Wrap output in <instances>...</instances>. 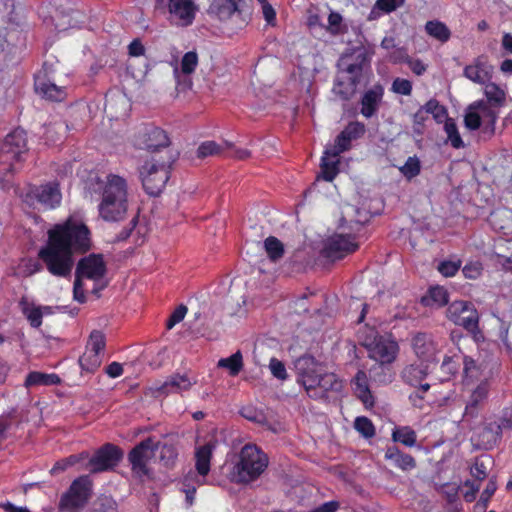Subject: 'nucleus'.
<instances>
[{
    "label": "nucleus",
    "mask_w": 512,
    "mask_h": 512,
    "mask_svg": "<svg viewBox=\"0 0 512 512\" xmlns=\"http://www.w3.org/2000/svg\"><path fill=\"white\" fill-rule=\"evenodd\" d=\"M171 21L180 26L190 25L196 15L197 6L193 0H169Z\"/></svg>",
    "instance_id": "aec40b11"
},
{
    "label": "nucleus",
    "mask_w": 512,
    "mask_h": 512,
    "mask_svg": "<svg viewBox=\"0 0 512 512\" xmlns=\"http://www.w3.org/2000/svg\"><path fill=\"white\" fill-rule=\"evenodd\" d=\"M481 271L482 267L478 262L468 263L462 269L464 276L468 279L478 278L481 275Z\"/></svg>",
    "instance_id": "774afa93"
},
{
    "label": "nucleus",
    "mask_w": 512,
    "mask_h": 512,
    "mask_svg": "<svg viewBox=\"0 0 512 512\" xmlns=\"http://www.w3.org/2000/svg\"><path fill=\"white\" fill-rule=\"evenodd\" d=\"M392 91L397 94L409 96L412 92V83L407 79L396 78L392 83Z\"/></svg>",
    "instance_id": "680f3d73"
},
{
    "label": "nucleus",
    "mask_w": 512,
    "mask_h": 512,
    "mask_svg": "<svg viewBox=\"0 0 512 512\" xmlns=\"http://www.w3.org/2000/svg\"><path fill=\"white\" fill-rule=\"evenodd\" d=\"M105 274L106 264L101 255L90 254L78 262L76 277L83 281L92 280L94 283L92 293L97 296L108 284Z\"/></svg>",
    "instance_id": "6e6552de"
},
{
    "label": "nucleus",
    "mask_w": 512,
    "mask_h": 512,
    "mask_svg": "<svg viewBox=\"0 0 512 512\" xmlns=\"http://www.w3.org/2000/svg\"><path fill=\"white\" fill-rule=\"evenodd\" d=\"M428 375V366L423 363H413L407 365L402 371L403 380L414 387L420 386L422 393L429 390L430 385L428 383L422 384V381Z\"/></svg>",
    "instance_id": "c85d7f7f"
},
{
    "label": "nucleus",
    "mask_w": 512,
    "mask_h": 512,
    "mask_svg": "<svg viewBox=\"0 0 512 512\" xmlns=\"http://www.w3.org/2000/svg\"><path fill=\"white\" fill-rule=\"evenodd\" d=\"M425 112L432 114L436 121H441L447 115V110L444 106L440 105L439 101L432 98L423 105Z\"/></svg>",
    "instance_id": "4d7b16f0"
},
{
    "label": "nucleus",
    "mask_w": 512,
    "mask_h": 512,
    "mask_svg": "<svg viewBox=\"0 0 512 512\" xmlns=\"http://www.w3.org/2000/svg\"><path fill=\"white\" fill-rule=\"evenodd\" d=\"M91 190L99 196L100 219L108 223L125 219L129 209V185L124 176L113 172L99 175L91 183Z\"/></svg>",
    "instance_id": "f03ea898"
},
{
    "label": "nucleus",
    "mask_w": 512,
    "mask_h": 512,
    "mask_svg": "<svg viewBox=\"0 0 512 512\" xmlns=\"http://www.w3.org/2000/svg\"><path fill=\"white\" fill-rule=\"evenodd\" d=\"M460 266V261H442L438 265V271L445 277H452L459 271Z\"/></svg>",
    "instance_id": "0e129e2a"
},
{
    "label": "nucleus",
    "mask_w": 512,
    "mask_h": 512,
    "mask_svg": "<svg viewBox=\"0 0 512 512\" xmlns=\"http://www.w3.org/2000/svg\"><path fill=\"white\" fill-rule=\"evenodd\" d=\"M267 466V455L255 444H246L240 450L231 481L241 484L251 483L265 471Z\"/></svg>",
    "instance_id": "20e7f679"
},
{
    "label": "nucleus",
    "mask_w": 512,
    "mask_h": 512,
    "mask_svg": "<svg viewBox=\"0 0 512 512\" xmlns=\"http://www.w3.org/2000/svg\"><path fill=\"white\" fill-rule=\"evenodd\" d=\"M170 163L151 158L140 167L142 186L150 196H158L170 177Z\"/></svg>",
    "instance_id": "0eeeda50"
},
{
    "label": "nucleus",
    "mask_w": 512,
    "mask_h": 512,
    "mask_svg": "<svg viewBox=\"0 0 512 512\" xmlns=\"http://www.w3.org/2000/svg\"><path fill=\"white\" fill-rule=\"evenodd\" d=\"M444 131L447 134V142L455 149L464 148L465 144L459 134L458 127L453 118H447L444 124Z\"/></svg>",
    "instance_id": "a19ab883"
},
{
    "label": "nucleus",
    "mask_w": 512,
    "mask_h": 512,
    "mask_svg": "<svg viewBox=\"0 0 512 512\" xmlns=\"http://www.w3.org/2000/svg\"><path fill=\"white\" fill-rule=\"evenodd\" d=\"M103 356L85 349L83 355L79 358V364L84 372H95L102 363Z\"/></svg>",
    "instance_id": "79ce46f5"
},
{
    "label": "nucleus",
    "mask_w": 512,
    "mask_h": 512,
    "mask_svg": "<svg viewBox=\"0 0 512 512\" xmlns=\"http://www.w3.org/2000/svg\"><path fill=\"white\" fill-rule=\"evenodd\" d=\"M462 362L464 383H472L481 376L482 371H480L479 366L472 357L464 356Z\"/></svg>",
    "instance_id": "c03bdc74"
},
{
    "label": "nucleus",
    "mask_w": 512,
    "mask_h": 512,
    "mask_svg": "<svg viewBox=\"0 0 512 512\" xmlns=\"http://www.w3.org/2000/svg\"><path fill=\"white\" fill-rule=\"evenodd\" d=\"M472 436V441L478 449L490 450L501 440V431L497 422H491L479 427Z\"/></svg>",
    "instance_id": "5701e85b"
},
{
    "label": "nucleus",
    "mask_w": 512,
    "mask_h": 512,
    "mask_svg": "<svg viewBox=\"0 0 512 512\" xmlns=\"http://www.w3.org/2000/svg\"><path fill=\"white\" fill-rule=\"evenodd\" d=\"M43 265L38 259L24 258L16 268V274L20 277H29L42 271Z\"/></svg>",
    "instance_id": "ea45409f"
},
{
    "label": "nucleus",
    "mask_w": 512,
    "mask_h": 512,
    "mask_svg": "<svg viewBox=\"0 0 512 512\" xmlns=\"http://www.w3.org/2000/svg\"><path fill=\"white\" fill-rule=\"evenodd\" d=\"M48 241L38 251V258L53 276L71 274L75 253H84L91 247V232L83 219L69 215L47 231Z\"/></svg>",
    "instance_id": "f257e3e1"
},
{
    "label": "nucleus",
    "mask_w": 512,
    "mask_h": 512,
    "mask_svg": "<svg viewBox=\"0 0 512 512\" xmlns=\"http://www.w3.org/2000/svg\"><path fill=\"white\" fill-rule=\"evenodd\" d=\"M155 451H159L160 461L164 466H170L177 458V451L172 444H156Z\"/></svg>",
    "instance_id": "3c124183"
},
{
    "label": "nucleus",
    "mask_w": 512,
    "mask_h": 512,
    "mask_svg": "<svg viewBox=\"0 0 512 512\" xmlns=\"http://www.w3.org/2000/svg\"><path fill=\"white\" fill-rule=\"evenodd\" d=\"M19 195L28 206L41 205L46 210L56 209L62 201L60 185L55 180L38 186L27 185Z\"/></svg>",
    "instance_id": "423d86ee"
},
{
    "label": "nucleus",
    "mask_w": 512,
    "mask_h": 512,
    "mask_svg": "<svg viewBox=\"0 0 512 512\" xmlns=\"http://www.w3.org/2000/svg\"><path fill=\"white\" fill-rule=\"evenodd\" d=\"M88 458H89L88 452H82L80 454L70 455L67 458L57 461L54 464V466L52 467V469L50 470V473L52 475H56L59 472H63L66 469H68L69 467H72L77 463L87 460Z\"/></svg>",
    "instance_id": "37998d69"
},
{
    "label": "nucleus",
    "mask_w": 512,
    "mask_h": 512,
    "mask_svg": "<svg viewBox=\"0 0 512 512\" xmlns=\"http://www.w3.org/2000/svg\"><path fill=\"white\" fill-rule=\"evenodd\" d=\"M27 153L26 133L15 129L9 133L0 145V181H4L7 173L16 170V164L23 160Z\"/></svg>",
    "instance_id": "39448f33"
},
{
    "label": "nucleus",
    "mask_w": 512,
    "mask_h": 512,
    "mask_svg": "<svg viewBox=\"0 0 512 512\" xmlns=\"http://www.w3.org/2000/svg\"><path fill=\"white\" fill-rule=\"evenodd\" d=\"M366 132V127L359 121H353L346 125L335 139L332 157H339L342 152L350 149L351 142L361 138Z\"/></svg>",
    "instance_id": "6ab92c4d"
},
{
    "label": "nucleus",
    "mask_w": 512,
    "mask_h": 512,
    "mask_svg": "<svg viewBox=\"0 0 512 512\" xmlns=\"http://www.w3.org/2000/svg\"><path fill=\"white\" fill-rule=\"evenodd\" d=\"M227 157L244 160L250 157V152L247 149L236 148L234 144L226 141V158Z\"/></svg>",
    "instance_id": "e2e57ef3"
},
{
    "label": "nucleus",
    "mask_w": 512,
    "mask_h": 512,
    "mask_svg": "<svg viewBox=\"0 0 512 512\" xmlns=\"http://www.w3.org/2000/svg\"><path fill=\"white\" fill-rule=\"evenodd\" d=\"M173 68V77L178 92H186L192 88V74L198 65V56L194 51H189L183 55L180 64L178 63V55H173L169 61Z\"/></svg>",
    "instance_id": "9b49d317"
},
{
    "label": "nucleus",
    "mask_w": 512,
    "mask_h": 512,
    "mask_svg": "<svg viewBox=\"0 0 512 512\" xmlns=\"http://www.w3.org/2000/svg\"><path fill=\"white\" fill-rule=\"evenodd\" d=\"M459 366L458 356H446L442 362L441 369L449 376H453L457 373Z\"/></svg>",
    "instance_id": "052dcab7"
},
{
    "label": "nucleus",
    "mask_w": 512,
    "mask_h": 512,
    "mask_svg": "<svg viewBox=\"0 0 512 512\" xmlns=\"http://www.w3.org/2000/svg\"><path fill=\"white\" fill-rule=\"evenodd\" d=\"M312 388L308 392V396L312 399H324L327 398L329 391L339 392L342 389V382L338 380L334 373H327L325 370L321 372Z\"/></svg>",
    "instance_id": "a878e982"
},
{
    "label": "nucleus",
    "mask_w": 512,
    "mask_h": 512,
    "mask_svg": "<svg viewBox=\"0 0 512 512\" xmlns=\"http://www.w3.org/2000/svg\"><path fill=\"white\" fill-rule=\"evenodd\" d=\"M350 57H342L338 62V73L334 81L333 93L343 101H349L356 94L363 75V66L366 55H357L355 61L351 62Z\"/></svg>",
    "instance_id": "7ed1b4c3"
},
{
    "label": "nucleus",
    "mask_w": 512,
    "mask_h": 512,
    "mask_svg": "<svg viewBox=\"0 0 512 512\" xmlns=\"http://www.w3.org/2000/svg\"><path fill=\"white\" fill-rule=\"evenodd\" d=\"M264 248L272 262H277L281 259L285 252L283 243L274 236H269L265 239Z\"/></svg>",
    "instance_id": "58836bf2"
},
{
    "label": "nucleus",
    "mask_w": 512,
    "mask_h": 512,
    "mask_svg": "<svg viewBox=\"0 0 512 512\" xmlns=\"http://www.w3.org/2000/svg\"><path fill=\"white\" fill-rule=\"evenodd\" d=\"M240 414L242 417H244L245 419H247L251 422H254V423H257V424H260L263 426L268 424L266 415L263 413V411L255 408L254 406H251V405L244 406L240 410Z\"/></svg>",
    "instance_id": "603ef678"
},
{
    "label": "nucleus",
    "mask_w": 512,
    "mask_h": 512,
    "mask_svg": "<svg viewBox=\"0 0 512 512\" xmlns=\"http://www.w3.org/2000/svg\"><path fill=\"white\" fill-rule=\"evenodd\" d=\"M484 94L490 105L500 107L505 102V92L495 83H487L485 85Z\"/></svg>",
    "instance_id": "a18cd8bd"
},
{
    "label": "nucleus",
    "mask_w": 512,
    "mask_h": 512,
    "mask_svg": "<svg viewBox=\"0 0 512 512\" xmlns=\"http://www.w3.org/2000/svg\"><path fill=\"white\" fill-rule=\"evenodd\" d=\"M187 314V307L183 304L175 308L166 322L167 329H172L176 324L180 323Z\"/></svg>",
    "instance_id": "bf43d9fd"
},
{
    "label": "nucleus",
    "mask_w": 512,
    "mask_h": 512,
    "mask_svg": "<svg viewBox=\"0 0 512 512\" xmlns=\"http://www.w3.org/2000/svg\"><path fill=\"white\" fill-rule=\"evenodd\" d=\"M212 455V446L210 444H206L202 447H199L196 450V469L200 476L205 477L210 471V459Z\"/></svg>",
    "instance_id": "e433bc0d"
},
{
    "label": "nucleus",
    "mask_w": 512,
    "mask_h": 512,
    "mask_svg": "<svg viewBox=\"0 0 512 512\" xmlns=\"http://www.w3.org/2000/svg\"><path fill=\"white\" fill-rule=\"evenodd\" d=\"M384 87L380 83L374 84L366 90L361 97L360 112L365 118H371L378 112L383 101Z\"/></svg>",
    "instance_id": "393cba45"
},
{
    "label": "nucleus",
    "mask_w": 512,
    "mask_h": 512,
    "mask_svg": "<svg viewBox=\"0 0 512 512\" xmlns=\"http://www.w3.org/2000/svg\"><path fill=\"white\" fill-rule=\"evenodd\" d=\"M238 12L226 14V35L232 36L243 30L251 21L253 7L241 6Z\"/></svg>",
    "instance_id": "cd10ccee"
},
{
    "label": "nucleus",
    "mask_w": 512,
    "mask_h": 512,
    "mask_svg": "<svg viewBox=\"0 0 512 512\" xmlns=\"http://www.w3.org/2000/svg\"><path fill=\"white\" fill-rule=\"evenodd\" d=\"M425 31L429 36L441 43H446L451 37V31L448 26L439 20L426 22Z\"/></svg>",
    "instance_id": "c9c22d12"
},
{
    "label": "nucleus",
    "mask_w": 512,
    "mask_h": 512,
    "mask_svg": "<svg viewBox=\"0 0 512 512\" xmlns=\"http://www.w3.org/2000/svg\"><path fill=\"white\" fill-rule=\"evenodd\" d=\"M399 170L407 180H411L420 174L421 161L417 156L408 157L404 165L401 166Z\"/></svg>",
    "instance_id": "8fccbe9b"
},
{
    "label": "nucleus",
    "mask_w": 512,
    "mask_h": 512,
    "mask_svg": "<svg viewBox=\"0 0 512 512\" xmlns=\"http://www.w3.org/2000/svg\"><path fill=\"white\" fill-rule=\"evenodd\" d=\"M35 90L43 97L52 101H62L66 97L64 87L57 86L50 80L45 79L41 74L35 77Z\"/></svg>",
    "instance_id": "c756f323"
},
{
    "label": "nucleus",
    "mask_w": 512,
    "mask_h": 512,
    "mask_svg": "<svg viewBox=\"0 0 512 512\" xmlns=\"http://www.w3.org/2000/svg\"><path fill=\"white\" fill-rule=\"evenodd\" d=\"M170 144L167 133L155 126H147L141 130L135 138V146L139 149H145L155 152L165 148Z\"/></svg>",
    "instance_id": "f3484780"
},
{
    "label": "nucleus",
    "mask_w": 512,
    "mask_h": 512,
    "mask_svg": "<svg viewBox=\"0 0 512 512\" xmlns=\"http://www.w3.org/2000/svg\"><path fill=\"white\" fill-rule=\"evenodd\" d=\"M91 490L92 483L88 476L76 478L62 494L58 505L59 512H73L84 507L91 496Z\"/></svg>",
    "instance_id": "1a4fd4ad"
},
{
    "label": "nucleus",
    "mask_w": 512,
    "mask_h": 512,
    "mask_svg": "<svg viewBox=\"0 0 512 512\" xmlns=\"http://www.w3.org/2000/svg\"><path fill=\"white\" fill-rule=\"evenodd\" d=\"M392 440L407 447H413L417 442V434L409 426H400L393 429Z\"/></svg>",
    "instance_id": "4c0bfd02"
},
{
    "label": "nucleus",
    "mask_w": 512,
    "mask_h": 512,
    "mask_svg": "<svg viewBox=\"0 0 512 512\" xmlns=\"http://www.w3.org/2000/svg\"><path fill=\"white\" fill-rule=\"evenodd\" d=\"M464 76L477 84H485L490 80L491 74L482 57H478L471 65L464 68Z\"/></svg>",
    "instance_id": "2f4dec72"
},
{
    "label": "nucleus",
    "mask_w": 512,
    "mask_h": 512,
    "mask_svg": "<svg viewBox=\"0 0 512 512\" xmlns=\"http://www.w3.org/2000/svg\"><path fill=\"white\" fill-rule=\"evenodd\" d=\"M219 151V146L214 141H205L201 143L197 149V156L199 158H205L212 156Z\"/></svg>",
    "instance_id": "338daca9"
},
{
    "label": "nucleus",
    "mask_w": 512,
    "mask_h": 512,
    "mask_svg": "<svg viewBox=\"0 0 512 512\" xmlns=\"http://www.w3.org/2000/svg\"><path fill=\"white\" fill-rule=\"evenodd\" d=\"M155 444L151 438H147L136 445L128 455V461L131 465L133 474L144 479L149 477L148 462L154 456Z\"/></svg>",
    "instance_id": "ddd939ff"
},
{
    "label": "nucleus",
    "mask_w": 512,
    "mask_h": 512,
    "mask_svg": "<svg viewBox=\"0 0 512 512\" xmlns=\"http://www.w3.org/2000/svg\"><path fill=\"white\" fill-rule=\"evenodd\" d=\"M243 356L240 350L226 358L225 367L230 376H237L243 369Z\"/></svg>",
    "instance_id": "5fc2aeb1"
},
{
    "label": "nucleus",
    "mask_w": 512,
    "mask_h": 512,
    "mask_svg": "<svg viewBox=\"0 0 512 512\" xmlns=\"http://www.w3.org/2000/svg\"><path fill=\"white\" fill-rule=\"evenodd\" d=\"M196 380L188 375L175 374L170 376L166 381L153 387L157 396L169 395L172 393H181L191 388Z\"/></svg>",
    "instance_id": "bb28decb"
},
{
    "label": "nucleus",
    "mask_w": 512,
    "mask_h": 512,
    "mask_svg": "<svg viewBox=\"0 0 512 512\" xmlns=\"http://www.w3.org/2000/svg\"><path fill=\"white\" fill-rule=\"evenodd\" d=\"M122 451L113 444H105L99 448L92 457L88 458L85 468H90L93 473L113 469L121 460Z\"/></svg>",
    "instance_id": "2eb2a0df"
},
{
    "label": "nucleus",
    "mask_w": 512,
    "mask_h": 512,
    "mask_svg": "<svg viewBox=\"0 0 512 512\" xmlns=\"http://www.w3.org/2000/svg\"><path fill=\"white\" fill-rule=\"evenodd\" d=\"M60 383V377L55 373L30 372L24 382L26 388L35 386H52Z\"/></svg>",
    "instance_id": "72a5a7b5"
},
{
    "label": "nucleus",
    "mask_w": 512,
    "mask_h": 512,
    "mask_svg": "<svg viewBox=\"0 0 512 512\" xmlns=\"http://www.w3.org/2000/svg\"><path fill=\"white\" fill-rule=\"evenodd\" d=\"M422 301L426 302V304H428V305L430 304V302H432L433 304L441 307L448 303L449 294H448L447 290L443 287H440V286L431 287L429 289V296L424 297L422 299Z\"/></svg>",
    "instance_id": "49530a36"
},
{
    "label": "nucleus",
    "mask_w": 512,
    "mask_h": 512,
    "mask_svg": "<svg viewBox=\"0 0 512 512\" xmlns=\"http://www.w3.org/2000/svg\"><path fill=\"white\" fill-rule=\"evenodd\" d=\"M105 335L103 332L99 330H94L91 332L87 345L86 350L95 352L101 356L104 355V349H105Z\"/></svg>",
    "instance_id": "de8ad7c7"
},
{
    "label": "nucleus",
    "mask_w": 512,
    "mask_h": 512,
    "mask_svg": "<svg viewBox=\"0 0 512 512\" xmlns=\"http://www.w3.org/2000/svg\"><path fill=\"white\" fill-rule=\"evenodd\" d=\"M489 383L487 380L481 381L470 393L463 415V420L474 419L484 406L489 394Z\"/></svg>",
    "instance_id": "412c9836"
},
{
    "label": "nucleus",
    "mask_w": 512,
    "mask_h": 512,
    "mask_svg": "<svg viewBox=\"0 0 512 512\" xmlns=\"http://www.w3.org/2000/svg\"><path fill=\"white\" fill-rule=\"evenodd\" d=\"M385 459L391 461L394 466L409 471L416 467V460L410 454L402 452L397 446H388L385 450Z\"/></svg>",
    "instance_id": "7c9ffc66"
},
{
    "label": "nucleus",
    "mask_w": 512,
    "mask_h": 512,
    "mask_svg": "<svg viewBox=\"0 0 512 512\" xmlns=\"http://www.w3.org/2000/svg\"><path fill=\"white\" fill-rule=\"evenodd\" d=\"M482 117H489L490 123L494 126L497 118V114L492 110L488 103L479 100L470 104L464 115V123L466 128L469 130H477L481 126Z\"/></svg>",
    "instance_id": "a211bd4d"
},
{
    "label": "nucleus",
    "mask_w": 512,
    "mask_h": 512,
    "mask_svg": "<svg viewBox=\"0 0 512 512\" xmlns=\"http://www.w3.org/2000/svg\"><path fill=\"white\" fill-rule=\"evenodd\" d=\"M355 386H356V394L358 398L366 405V406H373L374 405V399L371 394V391L369 389L368 385V378L364 371L359 370L354 378Z\"/></svg>",
    "instance_id": "f704fd0d"
},
{
    "label": "nucleus",
    "mask_w": 512,
    "mask_h": 512,
    "mask_svg": "<svg viewBox=\"0 0 512 512\" xmlns=\"http://www.w3.org/2000/svg\"><path fill=\"white\" fill-rule=\"evenodd\" d=\"M412 348L416 356L425 362L434 361L438 352L432 335L425 332H418L413 336Z\"/></svg>",
    "instance_id": "b1692460"
},
{
    "label": "nucleus",
    "mask_w": 512,
    "mask_h": 512,
    "mask_svg": "<svg viewBox=\"0 0 512 512\" xmlns=\"http://www.w3.org/2000/svg\"><path fill=\"white\" fill-rule=\"evenodd\" d=\"M342 21L343 18L338 12H331L328 17L327 30L334 35L343 33Z\"/></svg>",
    "instance_id": "13d9d810"
},
{
    "label": "nucleus",
    "mask_w": 512,
    "mask_h": 512,
    "mask_svg": "<svg viewBox=\"0 0 512 512\" xmlns=\"http://www.w3.org/2000/svg\"><path fill=\"white\" fill-rule=\"evenodd\" d=\"M194 473H190V475H188L182 482V491L185 493L186 495V503L188 506H191L194 502V496H195V493H196V489L198 486H201L205 483L204 480H194V479H190L191 477H194Z\"/></svg>",
    "instance_id": "09e8293b"
},
{
    "label": "nucleus",
    "mask_w": 512,
    "mask_h": 512,
    "mask_svg": "<svg viewBox=\"0 0 512 512\" xmlns=\"http://www.w3.org/2000/svg\"><path fill=\"white\" fill-rule=\"evenodd\" d=\"M269 368L272 375L279 380H285L288 376L284 363L276 358H271Z\"/></svg>",
    "instance_id": "69168bd1"
},
{
    "label": "nucleus",
    "mask_w": 512,
    "mask_h": 512,
    "mask_svg": "<svg viewBox=\"0 0 512 512\" xmlns=\"http://www.w3.org/2000/svg\"><path fill=\"white\" fill-rule=\"evenodd\" d=\"M19 307L31 327L39 328L42 325L43 316L53 314V308L48 305H39L29 297H22L19 301Z\"/></svg>",
    "instance_id": "4be33fe9"
},
{
    "label": "nucleus",
    "mask_w": 512,
    "mask_h": 512,
    "mask_svg": "<svg viewBox=\"0 0 512 512\" xmlns=\"http://www.w3.org/2000/svg\"><path fill=\"white\" fill-rule=\"evenodd\" d=\"M447 317L458 326H462L468 332H479V315L471 302L454 301L447 309Z\"/></svg>",
    "instance_id": "f8f14e48"
},
{
    "label": "nucleus",
    "mask_w": 512,
    "mask_h": 512,
    "mask_svg": "<svg viewBox=\"0 0 512 512\" xmlns=\"http://www.w3.org/2000/svg\"><path fill=\"white\" fill-rule=\"evenodd\" d=\"M365 346L368 349L369 357L376 361V364L370 368V373L389 371L385 365L391 364L395 360L398 344L393 340L376 335L373 340L366 342Z\"/></svg>",
    "instance_id": "9d476101"
},
{
    "label": "nucleus",
    "mask_w": 512,
    "mask_h": 512,
    "mask_svg": "<svg viewBox=\"0 0 512 512\" xmlns=\"http://www.w3.org/2000/svg\"><path fill=\"white\" fill-rule=\"evenodd\" d=\"M294 367L297 382L305 388L307 393L315 387L316 379L321 376V372L324 370L323 365L308 354L299 357L294 362Z\"/></svg>",
    "instance_id": "4468645a"
},
{
    "label": "nucleus",
    "mask_w": 512,
    "mask_h": 512,
    "mask_svg": "<svg viewBox=\"0 0 512 512\" xmlns=\"http://www.w3.org/2000/svg\"><path fill=\"white\" fill-rule=\"evenodd\" d=\"M357 249L358 244L352 236L335 234L325 241L321 255L331 261H336L355 252Z\"/></svg>",
    "instance_id": "dca6fc26"
},
{
    "label": "nucleus",
    "mask_w": 512,
    "mask_h": 512,
    "mask_svg": "<svg viewBox=\"0 0 512 512\" xmlns=\"http://www.w3.org/2000/svg\"><path fill=\"white\" fill-rule=\"evenodd\" d=\"M19 420L16 411L13 410L0 417V441L6 438L7 434L18 424Z\"/></svg>",
    "instance_id": "864d4df0"
},
{
    "label": "nucleus",
    "mask_w": 512,
    "mask_h": 512,
    "mask_svg": "<svg viewBox=\"0 0 512 512\" xmlns=\"http://www.w3.org/2000/svg\"><path fill=\"white\" fill-rule=\"evenodd\" d=\"M333 147L325 150L321 159V176L325 181L331 182L339 173V158L332 157Z\"/></svg>",
    "instance_id": "473e14b6"
},
{
    "label": "nucleus",
    "mask_w": 512,
    "mask_h": 512,
    "mask_svg": "<svg viewBox=\"0 0 512 512\" xmlns=\"http://www.w3.org/2000/svg\"><path fill=\"white\" fill-rule=\"evenodd\" d=\"M354 427L365 438H371L375 435V427L372 421L365 416L357 417Z\"/></svg>",
    "instance_id": "6e6d98bb"
}]
</instances>
